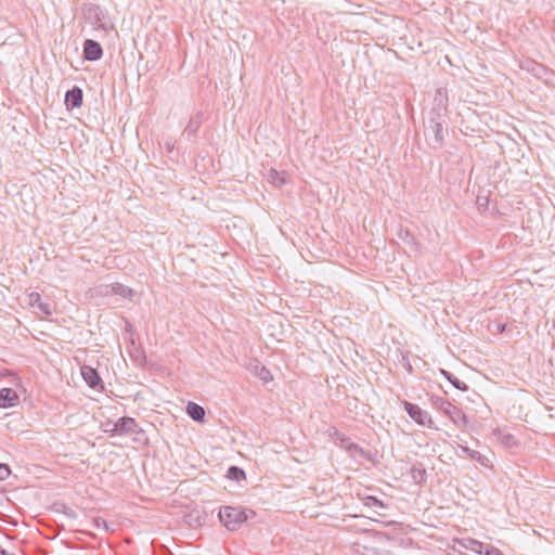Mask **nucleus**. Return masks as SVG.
Masks as SVG:
<instances>
[{
    "label": "nucleus",
    "mask_w": 555,
    "mask_h": 555,
    "mask_svg": "<svg viewBox=\"0 0 555 555\" xmlns=\"http://www.w3.org/2000/svg\"><path fill=\"white\" fill-rule=\"evenodd\" d=\"M256 513L253 509L224 506L219 511V519L223 526L230 531H236L249 518L254 517Z\"/></svg>",
    "instance_id": "f257e3e1"
},
{
    "label": "nucleus",
    "mask_w": 555,
    "mask_h": 555,
    "mask_svg": "<svg viewBox=\"0 0 555 555\" xmlns=\"http://www.w3.org/2000/svg\"><path fill=\"white\" fill-rule=\"evenodd\" d=\"M436 406H438L447 416L451 418V421L457 425L465 427L467 425V417L465 413L459 409L456 405L452 404L449 401H446L441 398H438L435 402Z\"/></svg>",
    "instance_id": "f03ea898"
},
{
    "label": "nucleus",
    "mask_w": 555,
    "mask_h": 555,
    "mask_svg": "<svg viewBox=\"0 0 555 555\" xmlns=\"http://www.w3.org/2000/svg\"><path fill=\"white\" fill-rule=\"evenodd\" d=\"M403 406L405 412L415 423L428 428H436L430 415L425 410L421 409L417 404L404 401Z\"/></svg>",
    "instance_id": "7ed1b4c3"
},
{
    "label": "nucleus",
    "mask_w": 555,
    "mask_h": 555,
    "mask_svg": "<svg viewBox=\"0 0 555 555\" xmlns=\"http://www.w3.org/2000/svg\"><path fill=\"white\" fill-rule=\"evenodd\" d=\"M426 138L428 144L433 149H440L444 141L442 122L436 120L435 118L430 119L429 125L426 128Z\"/></svg>",
    "instance_id": "20e7f679"
},
{
    "label": "nucleus",
    "mask_w": 555,
    "mask_h": 555,
    "mask_svg": "<svg viewBox=\"0 0 555 555\" xmlns=\"http://www.w3.org/2000/svg\"><path fill=\"white\" fill-rule=\"evenodd\" d=\"M137 422L132 417H120L117 422L113 424L112 429H107L106 431H111L113 435H127L135 431Z\"/></svg>",
    "instance_id": "39448f33"
},
{
    "label": "nucleus",
    "mask_w": 555,
    "mask_h": 555,
    "mask_svg": "<svg viewBox=\"0 0 555 555\" xmlns=\"http://www.w3.org/2000/svg\"><path fill=\"white\" fill-rule=\"evenodd\" d=\"M103 50L101 44L92 39H87L83 43V57L87 61H98L102 57Z\"/></svg>",
    "instance_id": "423d86ee"
},
{
    "label": "nucleus",
    "mask_w": 555,
    "mask_h": 555,
    "mask_svg": "<svg viewBox=\"0 0 555 555\" xmlns=\"http://www.w3.org/2000/svg\"><path fill=\"white\" fill-rule=\"evenodd\" d=\"M20 402V397L17 392L12 388H1L0 389V408H12L17 405Z\"/></svg>",
    "instance_id": "0eeeda50"
},
{
    "label": "nucleus",
    "mask_w": 555,
    "mask_h": 555,
    "mask_svg": "<svg viewBox=\"0 0 555 555\" xmlns=\"http://www.w3.org/2000/svg\"><path fill=\"white\" fill-rule=\"evenodd\" d=\"M80 370L82 378L91 388H96L98 386H101V388H103L102 379L95 369L89 365H83L81 366Z\"/></svg>",
    "instance_id": "6e6552de"
},
{
    "label": "nucleus",
    "mask_w": 555,
    "mask_h": 555,
    "mask_svg": "<svg viewBox=\"0 0 555 555\" xmlns=\"http://www.w3.org/2000/svg\"><path fill=\"white\" fill-rule=\"evenodd\" d=\"M82 90L79 87H74L65 94V104L67 108H77L82 105Z\"/></svg>",
    "instance_id": "1a4fd4ad"
},
{
    "label": "nucleus",
    "mask_w": 555,
    "mask_h": 555,
    "mask_svg": "<svg viewBox=\"0 0 555 555\" xmlns=\"http://www.w3.org/2000/svg\"><path fill=\"white\" fill-rule=\"evenodd\" d=\"M466 547L479 554L485 553V555H503L499 548H495L488 544H483L476 540H469L468 545H466Z\"/></svg>",
    "instance_id": "9d476101"
},
{
    "label": "nucleus",
    "mask_w": 555,
    "mask_h": 555,
    "mask_svg": "<svg viewBox=\"0 0 555 555\" xmlns=\"http://www.w3.org/2000/svg\"><path fill=\"white\" fill-rule=\"evenodd\" d=\"M203 118H204V114L202 112H197L195 115H193L190 118V120L184 129V133H186L189 138L196 135L198 129L202 126Z\"/></svg>",
    "instance_id": "9b49d317"
},
{
    "label": "nucleus",
    "mask_w": 555,
    "mask_h": 555,
    "mask_svg": "<svg viewBox=\"0 0 555 555\" xmlns=\"http://www.w3.org/2000/svg\"><path fill=\"white\" fill-rule=\"evenodd\" d=\"M29 301L33 307L38 308L44 315H51L53 313L52 306L48 302H43L38 293H31Z\"/></svg>",
    "instance_id": "f8f14e48"
},
{
    "label": "nucleus",
    "mask_w": 555,
    "mask_h": 555,
    "mask_svg": "<svg viewBox=\"0 0 555 555\" xmlns=\"http://www.w3.org/2000/svg\"><path fill=\"white\" fill-rule=\"evenodd\" d=\"M186 413L193 421L199 423H203L205 421V409L195 402L188 403Z\"/></svg>",
    "instance_id": "ddd939ff"
},
{
    "label": "nucleus",
    "mask_w": 555,
    "mask_h": 555,
    "mask_svg": "<svg viewBox=\"0 0 555 555\" xmlns=\"http://www.w3.org/2000/svg\"><path fill=\"white\" fill-rule=\"evenodd\" d=\"M111 292L114 295H118V296L129 299V300H132L133 296L135 295V292L132 288H130L121 283L112 284Z\"/></svg>",
    "instance_id": "4468645a"
},
{
    "label": "nucleus",
    "mask_w": 555,
    "mask_h": 555,
    "mask_svg": "<svg viewBox=\"0 0 555 555\" xmlns=\"http://www.w3.org/2000/svg\"><path fill=\"white\" fill-rule=\"evenodd\" d=\"M440 374L446 377L456 389L465 391L468 386L447 370L441 369Z\"/></svg>",
    "instance_id": "2eb2a0df"
},
{
    "label": "nucleus",
    "mask_w": 555,
    "mask_h": 555,
    "mask_svg": "<svg viewBox=\"0 0 555 555\" xmlns=\"http://www.w3.org/2000/svg\"><path fill=\"white\" fill-rule=\"evenodd\" d=\"M345 449L350 453L353 457H365L366 452L363 448H361L359 444L353 442H348V444L345 446Z\"/></svg>",
    "instance_id": "dca6fc26"
},
{
    "label": "nucleus",
    "mask_w": 555,
    "mask_h": 555,
    "mask_svg": "<svg viewBox=\"0 0 555 555\" xmlns=\"http://www.w3.org/2000/svg\"><path fill=\"white\" fill-rule=\"evenodd\" d=\"M462 451L466 453L470 459L476 460L480 464L487 466L488 459L483 456L480 452L472 450L467 447H462Z\"/></svg>",
    "instance_id": "f3484780"
},
{
    "label": "nucleus",
    "mask_w": 555,
    "mask_h": 555,
    "mask_svg": "<svg viewBox=\"0 0 555 555\" xmlns=\"http://www.w3.org/2000/svg\"><path fill=\"white\" fill-rule=\"evenodd\" d=\"M227 477L232 480L241 481L242 479H245L246 475L242 468L237 466H231L228 469Z\"/></svg>",
    "instance_id": "a211bd4d"
},
{
    "label": "nucleus",
    "mask_w": 555,
    "mask_h": 555,
    "mask_svg": "<svg viewBox=\"0 0 555 555\" xmlns=\"http://www.w3.org/2000/svg\"><path fill=\"white\" fill-rule=\"evenodd\" d=\"M331 437L332 439L335 441V442H339L340 447L345 449V446L348 444V442H351L350 439L345 435L343 434L341 431L335 429L332 434H331Z\"/></svg>",
    "instance_id": "6ab92c4d"
},
{
    "label": "nucleus",
    "mask_w": 555,
    "mask_h": 555,
    "mask_svg": "<svg viewBox=\"0 0 555 555\" xmlns=\"http://www.w3.org/2000/svg\"><path fill=\"white\" fill-rule=\"evenodd\" d=\"M257 376L264 383H268L273 378L271 372L264 365L257 366Z\"/></svg>",
    "instance_id": "aec40b11"
},
{
    "label": "nucleus",
    "mask_w": 555,
    "mask_h": 555,
    "mask_svg": "<svg viewBox=\"0 0 555 555\" xmlns=\"http://www.w3.org/2000/svg\"><path fill=\"white\" fill-rule=\"evenodd\" d=\"M270 179L276 185H283L286 182L284 173H279L276 170L270 171Z\"/></svg>",
    "instance_id": "412c9836"
},
{
    "label": "nucleus",
    "mask_w": 555,
    "mask_h": 555,
    "mask_svg": "<svg viewBox=\"0 0 555 555\" xmlns=\"http://www.w3.org/2000/svg\"><path fill=\"white\" fill-rule=\"evenodd\" d=\"M363 502L369 507H385V504L375 496L367 495L363 499Z\"/></svg>",
    "instance_id": "4be33fe9"
},
{
    "label": "nucleus",
    "mask_w": 555,
    "mask_h": 555,
    "mask_svg": "<svg viewBox=\"0 0 555 555\" xmlns=\"http://www.w3.org/2000/svg\"><path fill=\"white\" fill-rule=\"evenodd\" d=\"M10 475V468L5 464H0V480H4Z\"/></svg>",
    "instance_id": "5701e85b"
},
{
    "label": "nucleus",
    "mask_w": 555,
    "mask_h": 555,
    "mask_svg": "<svg viewBox=\"0 0 555 555\" xmlns=\"http://www.w3.org/2000/svg\"><path fill=\"white\" fill-rule=\"evenodd\" d=\"M94 527L100 529V528H104L105 531H108L109 528H108V525L106 522V520L102 519V518H95L94 519Z\"/></svg>",
    "instance_id": "b1692460"
},
{
    "label": "nucleus",
    "mask_w": 555,
    "mask_h": 555,
    "mask_svg": "<svg viewBox=\"0 0 555 555\" xmlns=\"http://www.w3.org/2000/svg\"><path fill=\"white\" fill-rule=\"evenodd\" d=\"M0 552H1L2 555H16L15 553L9 552L7 550H1Z\"/></svg>",
    "instance_id": "393cba45"
},
{
    "label": "nucleus",
    "mask_w": 555,
    "mask_h": 555,
    "mask_svg": "<svg viewBox=\"0 0 555 555\" xmlns=\"http://www.w3.org/2000/svg\"><path fill=\"white\" fill-rule=\"evenodd\" d=\"M410 240H411V242H413V244H414L415 246H417V245H418V244H417V242L415 241L414 236H412V235H411V236H410Z\"/></svg>",
    "instance_id": "a878e982"
}]
</instances>
